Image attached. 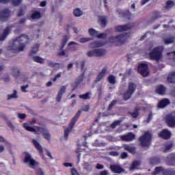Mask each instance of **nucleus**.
Segmentation results:
<instances>
[{
	"mask_svg": "<svg viewBox=\"0 0 175 175\" xmlns=\"http://www.w3.org/2000/svg\"><path fill=\"white\" fill-rule=\"evenodd\" d=\"M167 81L169 83H175V71L168 75Z\"/></svg>",
	"mask_w": 175,
	"mask_h": 175,
	"instance_id": "40",
	"label": "nucleus"
},
{
	"mask_svg": "<svg viewBox=\"0 0 175 175\" xmlns=\"http://www.w3.org/2000/svg\"><path fill=\"white\" fill-rule=\"evenodd\" d=\"M73 14L75 17H81V16H83V11L80 8H76L73 12Z\"/></svg>",
	"mask_w": 175,
	"mask_h": 175,
	"instance_id": "43",
	"label": "nucleus"
},
{
	"mask_svg": "<svg viewBox=\"0 0 175 175\" xmlns=\"http://www.w3.org/2000/svg\"><path fill=\"white\" fill-rule=\"evenodd\" d=\"M151 120H152V112H150L148 114V118L146 119V122L148 124V122H150V121H151Z\"/></svg>",
	"mask_w": 175,
	"mask_h": 175,
	"instance_id": "60",
	"label": "nucleus"
},
{
	"mask_svg": "<svg viewBox=\"0 0 175 175\" xmlns=\"http://www.w3.org/2000/svg\"><path fill=\"white\" fill-rule=\"evenodd\" d=\"M96 169H98V170H100L102 169H103L105 167V166L100 163H97L96 165Z\"/></svg>",
	"mask_w": 175,
	"mask_h": 175,
	"instance_id": "63",
	"label": "nucleus"
},
{
	"mask_svg": "<svg viewBox=\"0 0 175 175\" xmlns=\"http://www.w3.org/2000/svg\"><path fill=\"white\" fill-rule=\"evenodd\" d=\"M98 39H106V36H107V34L106 33H101L96 36Z\"/></svg>",
	"mask_w": 175,
	"mask_h": 175,
	"instance_id": "54",
	"label": "nucleus"
},
{
	"mask_svg": "<svg viewBox=\"0 0 175 175\" xmlns=\"http://www.w3.org/2000/svg\"><path fill=\"white\" fill-rule=\"evenodd\" d=\"M115 105H117V100H113L107 107L108 111H111L113 109V107H114Z\"/></svg>",
	"mask_w": 175,
	"mask_h": 175,
	"instance_id": "48",
	"label": "nucleus"
},
{
	"mask_svg": "<svg viewBox=\"0 0 175 175\" xmlns=\"http://www.w3.org/2000/svg\"><path fill=\"white\" fill-rule=\"evenodd\" d=\"M86 55L90 57H96L95 49L88 51Z\"/></svg>",
	"mask_w": 175,
	"mask_h": 175,
	"instance_id": "53",
	"label": "nucleus"
},
{
	"mask_svg": "<svg viewBox=\"0 0 175 175\" xmlns=\"http://www.w3.org/2000/svg\"><path fill=\"white\" fill-rule=\"evenodd\" d=\"M173 6H175L174 1H173L172 0L167 1L166 5H165V8L167 9H169V8L170 9V8H173Z\"/></svg>",
	"mask_w": 175,
	"mask_h": 175,
	"instance_id": "45",
	"label": "nucleus"
},
{
	"mask_svg": "<svg viewBox=\"0 0 175 175\" xmlns=\"http://www.w3.org/2000/svg\"><path fill=\"white\" fill-rule=\"evenodd\" d=\"M68 40H69V37L68 36L65 35L63 36V38L62 40V48L61 49H64L65 46L66 45V43H68Z\"/></svg>",
	"mask_w": 175,
	"mask_h": 175,
	"instance_id": "41",
	"label": "nucleus"
},
{
	"mask_svg": "<svg viewBox=\"0 0 175 175\" xmlns=\"http://www.w3.org/2000/svg\"><path fill=\"white\" fill-rule=\"evenodd\" d=\"M138 72L143 77H147L148 76V64L142 63L138 66Z\"/></svg>",
	"mask_w": 175,
	"mask_h": 175,
	"instance_id": "9",
	"label": "nucleus"
},
{
	"mask_svg": "<svg viewBox=\"0 0 175 175\" xmlns=\"http://www.w3.org/2000/svg\"><path fill=\"white\" fill-rule=\"evenodd\" d=\"M149 58L152 61H159L162 58V50L159 46L154 48L149 53Z\"/></svg>",
	"mask_w": 175,
	"mask_h": 175,
	"instance_id": "5",
	"label": "nucleus"
},
{
	"mask_svg": "<svg viewBox=\"0 0 175 175\" xmlns=\"http://www.w3.org/2000/svg\"><path fill=\"white\" fill-rule=\"evenodd\" d=\"M150 165H159L161 163V159L158 157L150 159Z\"/></svg>",
	"mask_w": 175,
	"mask_h": 175,
	"instance_id": "32",
	"label": "nucleus"
},
{
	"mask_svg": "<svg viewBox=\"0 0 175 175\" xmlns=\"http://www.w3.org/2000/svg\"><path fill=\"white\" fill-rule=\"evenodd\" d=\"M10 10L8 8H5L0 11V20L1 21H3V23H5V21H8L9 20V17H10Z\"/></svg>",
	"mask_w": 175,
	"mask_h": 175,
	"instance_id": "11",
	"label": "nucleus"
},
{
	"mask_svg": "<svg viewBox=\"0 0 175 175\" xmlns=\"http://www.w3.org/2000/svg\"><path fill=\"white\" fill-rule=\"evenodd\" d=\"M71 174H72V175H80V174L77 172V170H76L75 168H72V169H71Z\"/></svg>",
	"mask_w": 175,
	"mask_h": 175,
	"instance_id": "62",
	"label": "nucleus"
},
{
	"mask_svg": "<svg viewBox=\"0 0 175 175\" xmlns=\"http://www.w3.org/2000/svg\"><path fill=\"white\" fill-rule=\"evenodd\" d=\"M89 32V35H90V36H96L97 33H98V31L95 30V29H89L88 30Z\"/></svg>",
	"mask_w": 175,
	"mask_h": 175,
	"instance_id": "51",
	"label": "nucleus"
},
{
	"mask_svg": "<svg viewBox=\"0 0 175 175\" xmlns=\"http://www.w3.org/2000/svg\"><path fill=\"white\" fill-rule=\"evenodd\" d=\"M108 174H109V172H107V170L101 171L100 172V175H108Z\"/></svg>",
	"mask_w": 175,
	"mask_h": 175,
	"instance_id": "64",
	"label": "nucleus"
},
{
	"mask_svg": "<svg viewBox=\"0 0 175 175\" xmlns=\"http://www.w3.org/2000/svg\"><path fill=\"white\" fill-rule=\"evenodd\" d=\"M23 128L27 131V132H33L34 133H37L38 131H36V129H35V128L31 126H28V123L25 122L23 123Z\"/></svg>",
	"mask_w": 175,
	"mask_h": 175,
	"instance_id": "29",
	"label": "nucleus"
},
{
	"mask_svg": "<svg viewBox=\"0 0 175 175\" xmlns=\"http://www.w3.org/2000/svg\"><path fill=\"white\" fill-rule=\"evenodd\" d=\"M29 43V37L26 34H21L16 37L12 43V46H8V50L13 51V53H21L23 51L27 44Z\"/></svg>",
	"mask_w": 175,
	"mask_h": 175,
	"instance_id": "1",
	"label": "nucleus"
},
{
	"mask_svg": "<svg viewBox=\"0 0 175 175\" xmlns=\"http://www.w3.org/2000/svg\"><path fill=\"white\" fill-rule=\"evenodd\" d=\"M136 136L133 133H128L124 135L121 136V139L123 142H132L135 140Z\"/></svg>",
	"mask_w": 175,
	"mask_h": 175,
	"instance_id": "18",
	"label": "nucleus"
},
{
	"mask_svg": "<svg viewBox=\"0 0 175 175\" xmlns=\"http://www.w3.org/2000/svg\"><path fill=\"white\" fill-rule=\"evenodd\" d=\"M120 158L121 159H125L128 158V153H126V152H122L120 154Z\"/></svg>",
	"mask_w": 175,
	"mask_h": 175,
	"instance_id": "58",
	"label": "nucleus"
},
{
	"mask_svg": "<svg viewBox=\"0 0 175 175\" xmlns=\"http://www.w3.org/2000/svg\"><path fill=\"white\" fill-rule=\"evenodd\" d=\"M31 17L33 20H39L42 17V14L39 11H34L31 14Z\"/></svg>",
	"mask_w": 175,
	"mask_h": 175,
	"instance_id": "33",
	"label": "nucleus"
},
{
	"mask_svg": "<svg viewBox=\"0 0 175 175\" xmlns=\"http://www.w3.org/2000/svg\"><path fill=\"white\" fill-rule=\"evenodd\" d=\"M32 143L35 147V148L38 151L39 155L42 158V159H44V154L43 150V147H42V145L38 142V141L33 139Z\"/></svg>",
	"mask_w": 175,
	"mask_h": 175,
	"instance_id": "14",
	"label": "nucleus"
},
{
	"mask_svg": "<svg viewBox=\"0 0 175 175\" xmlns=\"http://www.w3.org/2000/svg\"><path fill=\"white\" fill-rule=\"evenodd\" d=\"M79 46V43L75 41L70 42L68 44V47H67L68 51H76V50H77V46Z\"/></svg>",
	"mask_w": 175,
	"mask_h": 175,
	"instance_id": "21",
	"label": "nucleus"
},
{
	"mask_svg": "<svg viewBox=\"0 0 175 175\" xmlns=\"http://www.w3.org/2000/svg\"><path fill=\"white\" fill-rule=\"evenodd\" d=\"M28 87H29L28 84L21 86L22 92H28V91L27 90V88H28Z\"/></svg>",
	"mask_w": 175,
	"mask_h": 175,
	"instance_id": "59",
	"label": "nucleus"
},
{
	"mask_svg": "<svg viewBox=\"0 0 175 175\" xmlns=\"http://www.w3.org/2000/svg\"><path fill=\"white\" fill-rule=\"evenodd\" d=\"M65 92H66V87L63 85L60 88L59 91L56 96L57 102H58V103L61 102V100L62 99V96H63L64 94H65Z\"/></svg>",
	"mask_w": 175,
	"mask_h": 175,
	"instance_id": "20",
	"label": "nucleus"
},
{
	"mask_svg": "<svg viewBox=\"0 0 175 175\" xmlns=\"http://www.w3.org/2000/svg\"><path fill=\"white\" fill-rule=\"evenodd\" d=\"M18 117L21 120H24L27 117V115L25 113H18Z\"/></svg>",
	"mask_w": 175,
	"mask_h": 175,
	"instance_id": "61",
	"label": "nucleus"
},
{
	"mask_svg": "<svg viewBox=\"0 0 175 175\" xmlns=\"http://www.w3.org/2000/svg\"><path fill=\"white\" fill-rule=\"evenodd\" d=\"M35 129L42 135L45 140H48V142L51 140V135L47 129L39 126H36Z\"/></svg>",
	"mask_w": 175,
	"mask_h": 175,
	"instance_id": "8",
	"label": "nucleus"
},
{
	"mask_svg": "<svg viewBox=\"0 0 175 175\" xmlns=\"http://www.w3.org/2000/svg\"><path fill=\"white\" fill-rule=\"evenodd\" d=\"M84 66H85V61L81 60L77 62V68H81V70H84Z\"/></svg>",
	"mask_w": 175,
	"mask_h": 175,
	"instance_id": "42",
	"label": "nucleus"
},
{
	"mask_svg": "<svg viewBox=\"0 0 175 175\" xmlns=\"http://www.w3.org/2000/svg\"><path fill=\"white\" fill-rule=\"evenodd\" d=\"M11 1L14 6H18L23 2V0H11Z\"/></svg>",
	"mask_w": 175,
	"mask_h": 175,
	"instance_id": "55",
	"label": "nucleus"
},
{
	"mask_svg": "<svg viewBox=\"0 0 175 175\" xmlns=\"http://www.w3.org/2000/svg\"><path fill=\"white\" fill-rule=\"evenodd\" d=\"M18 98V96L17 95V90H14V92L12 94L8 95V100H10V99H16Z\"/></svg>",
	"mask_w": 175,
	"mask_h": 175,
	"instance_id": "44",
	"label": "nucleus"
},
{
	"mask_svg": "<svg viewBox=\"0 0 175 175\" xmlns=\"http://www.w3.org/2000/svg\"><path fill=\"white\" fill-rule=\"evenodd\" d=\"M168 162L170 166H175V153H171L168 157Z\"/></svg>",
	"mask_w": 175,
	"mask_h": 175,
	"instance_id": "30",
	"label": "nucleus"
},
{
	"mask_svg": "<svg viewBox=\"0 0 175 175\" xmlns=\"http://www.w3.org/2000/svg\"><path fill=\"white\" fill-rule=\"evenodd\" d=\"M123 148L130 154H136V147L135 146H131L130 145L125 144L124 145Z\"/></svg>",
	"mask_w": 175,
	"mask_h": 175,
	"instance_id": "23",
	"label": "nucleus"
},
{
	"mask_svg": "<svg viewBox=\"0 0 175 175\" xmlns=\"http://www.w3.org/2000/svg\"><path fill=\"white\" fill-rule=\"evenodd\" d=\"M109 155H110L111 157H118V155H120V153H118V152L117 151H111L109 152Z\"/></svg>",
	"mask_w": 175,
	"mask_h": 175,
	"instance_id": "57",
	"label": "nucleus"
},
{
	"mask_svg": "<svg viewBox=\"0 0 175 175\" xmlns=\"http://www.w3.org/2000/svg\"><path fill=\"white\" fill-rule=\"evenodd\" d=\"M139 107H136L134 112H129V114L131 116L132 118H137L138 116H139Z\"/></svg>",
	"mask_w": 175,
	"mask_h": 175,
	"instance_id": "36",
	"label": "nucleus"
},
{
	"mask_svg": "<svg viewBox=\"0 0 175 175\" xmlns=\"http://www.w3.org/2000/svg\"><path fill=\"white\" fill-rule=\"evenodd\" d=\"M90 46H92L93 49H96V47H102L103 43L99 41H94L90 43Z\"/></svg>",
	"mask_w": 175,
	"mask_h": 175,
	"instance_id": "38",
	"label": "nucleus"
},
{
	"mask_svg": "<svg viewBox=\"0 0 175 175\" xmlns=\"http://www.w3.org/2000/svg\"><path fill=\"white\" fill-rule=\"evenodd\" d=\"M110 170L113 172V173H116V174H121V173H124L125 170L121 167V165H111L109 166Z\"/></svg>",
	"mask_w": 175,
	"mask_h": 175,
	"instance_id": "17",
	"label": "nucleus"
},
{
	"mask_svg": "<svg viewBox=\"0 0 175 175\" xmlns=\"http://www.w3.org/2000/svg\"><path fill=\"white\" fill-rule=\"evenodd\" d=\"M83 111L79 110L75 116L71 119L68 128L64 130V139L65 140H68V137L69 136V133H70V131L73 130V128H75V125H76V122L79 120V118H80V116H81V113Z\"/></svg>",
	"mask_w": 175,
	"mask_h": 175,
	"instance_id": "3",
	"label": "nucleus"
},
{
	"mask_svg": "<svg viewBox=\"0 0 175 175\" xmlns=\"http://www.w3.org/2000/svg\"><path fill=\"white\" fill-rule=\"evenodd\" d=\"M98 23L103 28L107 25V18L106 16H100L98 18Z\"/></svg>",
	"mask_w": 175,
	"mask_h": 175,
	"instance_id": "26",
	"label": "nucleus"
},
{
	"mask_svg": "<svg viewBox=\"0 0 175 175\" xmlns=\"http://www.w3.org/2000/svg\"><path fill=\"white\" fill-rule=\"evenodd\" d=\"M128 41V37L125 34H119L115 36H111L109 38V42L116 44V46H122Z\"/></svg>",
	"mask_w": 175,
	"mask_h": 175,
	"instance_id": "4",
	"label": "nucleus"
},
{
	"mask_svg": "<svg viewBox=\"0 0 175 175\" xmlns=\"http://www.w3.org/2000/svg\"><path fill=\"white\" fill-rule=\"evenodd\" d=\"M165 44H170L172 43H174V38L171 37L170 38H165L164 40Z\"/></svg>",
	"mask_w": 175,
	"mask_h": 175,
	"instance_id": "50",
	"label": "nucleus"
},
{
	"mask_svg": "<svg viewBox=\"0 0 175 175\" xmlns=\"http://www.w3.org/2000/svg\"><path fill=\"white\" fill-rule=\"evenodd\" d=\"M118 13L121 16V17H125L128 20L131 18V12L129 10L122 11V10H118Z\"/></svg>",
	"mask_w": 175,
	"mask_h": 175,
	"instance_id": "24",
	"label": "nucleus"
},
{
	"mask_svg": "<svg viewBox=\"0 0 175 175\" xmlns=\"http://www.w3.org/2000/svg\"><path fill=\"white\" fill-rule=\"evenodd\" d=\"M159 173H162L163 175H175V170H165L161 166L156 167L152 174L157 175Z\"/></svg>",
	"mask_w": 175,
	"mask_h": 175,
	"instance_id": "7",
	"label": "nucleus"
},
{
	"mask_svg": "<svg viewBox=\"0 0 175 175\" xmlns=\"http://www.w3.org/2000/svg\"><path fill=\"white\" fill-rule=\"evenodd\" d=\"M14 27V25H10L7 26L3 31V33L0 34V42H3L5 39L8 38V35L12 32V28Z\"/></svg>",
	"mask_w": 175,
	"mask_h": 175,
	"instance_id": "10",
	"label": "nucleus"
},
{
	"mask_svg": "<svg viewBox=\"0 0 175 175\" xmlns=\"http://www.w3.org/2000/svg\"><path fill=\"white\" fill-rule=\"evenodd\" d=\"M173 148V142H167L164 145L165 151H169L171 148Z\"/></svg>",
	"mask_w": 175,
	"mask_h": 175,
	"instance_id": "46",
	"label": "nucleus"
},
{
	"mask_svg": "<svg viewBox=\"0 0 175 175\" xmlns=\"http://www.w3.org/2000/svg\"><path fill=\"white\" fill-rule=\"evenodd\" d=\"M151 134L150 133H145L139 137V142L141 143L142 147H150L151 146Z\"/></svg>",
	"mask_w": 175,
	"mask_h": 175,
	"instance_id": "6",
	"label": "nucleus"
},
{
	"mask_svg": "<svg viewBox=\"0 0 175 175\" xmlns=\"http://www.w3.org/2000/svg\"><path fill=\"white\" fill-rule=\"evenodd\" d=\"M107 74V67H104L101 71L98 74L96 78L94 81L95 84L99 83L101 80H103V78Z\"/></svg>",
	"mask_w": 175,
	"mask_h": 175,
	"instance_id": "16",
	"label": "nucleus"
},
{
	"mask_svg": "<svg viewBox=\"0 0 175 175\" xmlns=\"http://www.w3.org/2000/svg\"><path fill=\"white\" fill-rule=\"evenodd\" d=\"M23 157H24L23 162L24 163H29V167L35 170L36 175H45L46 172L40 167H36L39 165V162L32 158L31 153L28 152H23L22 153Z\"/></svg>",
	"mask_w": 175,
	"mask_h": 175,
	"instance_id": "2",
	"label": "nucleus"
},
{
	"mask_svg": "<svg viewBox=\"0 0 175 175\" xmlns=\"http://www.w3.org/2000/svg\"><path fill=\"white\" fill-rule=\"evenodd\" d=\"M159 137L164 140H169L172 137V133L166 129H163L159 133Z\"/></svg>",
	"mask_w": 175,
	"mask_h": 175,
	"instance_id": "13",
	"label": "nucleus"
},
{
	"mask_svg": "<svg viewBox=\"0 0 175 175\" xmlns=\"http://www.w3.org/2000/svg\"><path fill=\"white\" fill-rule=\"evenodd\" d=\"M167 105H170V100L167 98H163L159 102L158 107L159 109H163L164 107H166Z\"/></svg>",
	"mask_w": 175,
	"mask_h": 175,
	"instance_id": "22",
	"label": "nucleus"
},
{
	"mask_svg": "<svg viewBox=\"0 0 175 175\" xmlns=\"http://www.w3.org/2000/svg\"><path fill=\"white\" fill-rule=\"evenodd\" d=\"M132 95L133 94L131 93V92L126 90L123 94V100H128V99H131V98H132Z\"/></svg>",
	"mask_w": 175,
	"mask_h": 175,
	"instance_id": "39",
	"label": "nucleus"
},
{
	"mask_svg": "<svg viewBox=\"0 0 175 175\" xmlns=\"http://www.w3.org/2000/svg\"><path fill=\"white\" fill-rule=\"evenodd\" d=\"M140 166V161H133L131 165L130 170H135L137 169Z\"/></svg>",
	"mask_w": 175,
	"mask_h": 175,
	"instance_id": "35",
	"label": "nucleus"
},
{
	"mask_svg": "<svg viewBox=\"0 0 175 175\" xmlns=\"http://www.w3.org/2000/svg\"><path fill=\"white\" fill-rule=\"evenodd\" d=\"M39 47H40L39 44H35L32 46L31 50L30 53H29V56L32 57V55H33V54H36V53H38L39 51Z\"/></svg>",
	"mask_w": 175,
	"mask_h": 175,
	"instance_id": "27",
	"label": "nucleus"
},
{
	"mask_svg": "<svg viewBox=\"0 0 175 175\" xmlns=\"http://www.w3.org/2000/svg\"><path fill=\"white\" fill-rule=\"evenodd\" d=\"M96 57H103L106 54V51L103 49H95Z\"/></svg>",
	"mask_w": 175,
	"mask_h": 175,
	"instance_id": "31",
	"label": "nucleus"
},
{
	"mask_svg": "<svg viewBox=\"0 0 175 175\" xmlns=\"http://www.w3.org/2000/svg\"><path fill=\"white\" fill-rule=\"evenodd\" d=\"M13 75L15 79H17L18 76H20V70L17 68H13Z\"/></svg>",
	"mask_w": 175,
	"mask_h": 175,
	"instance_id": "49",
	"label": "nucleus"
},
{
	"mask_svg": "<svg viewBox=\"0 0 175 175\" xmlns=\"http://www.w3.org/2000/svg\"><path fill=\"white\" fill-rule=\"evenodd\" d=\"M165 122L170 128H175V116L169 114L165 116Z\"/></svg>",
	"mask_w": 175,
	"mask_h": 175,
	"instance_id": "12",
	"label": "nucleus"
},
{
	"mask_svg": "<svg viewBox=\"0 0 175 175\" xmlns=\"http://www.w3.org/2000/svg\"><path fill=\"white\" fill-rule=\"evenodd\" d=\"M137 85L133 82H129L127 91L131 94H134L135 91H136Z\"/></svg>",
	"mask_w": 175,
	"mask_h": 175,
	"instance_id": "28",
	"label": "nucleus"
},
{
	"mask_svg": "<svg viewBox=\"0 0 175 175\" xmlns=\"http://www.w3.org/2000/svg\"><path fill=\"white\" fill-rule=\"evenodd\" d=\"M155 92L159 94V95H165L166 94V88L163 85H160L157 87Z\"/></svg>",
	"mask_w": 175,
	"mask_h": 175,
	"instance_id": "25",
	"label": "nucleus"
},
{
	"mask_svg": "<svg viewBox=\"0 0 175 175\" xmlns=\"http://www.w3.org/2000/svg\"><path fill=\"white\" fill-rule=\"evenodd\" d=\"M84 79V72H83L79 77L77 78V81L73 83V89L72 91H75V89L79 87V85L83 83V80Z\"/></svg>",
	"mask_w": 175,
	"mask_h": 175,
	"instance_id": "19",
	"label": "nucleus"
},
{
	"mask_svg": "<svg viewBox=\"0 0 175 175\" xmlns=\"http://www.w3.org/2000/svg\"><path fill=\"white\" fill-rule=\"evenodd\" d=\"M90 40H92L91 38H81L80 39V43H86V42H90Z\"/></svg>",
	"mask_w": 175,
	"mask_h": 175,
	"instance_id": "56",
	"label": "nucleus"
},
{
	"mask_svg": "<svg viewBox=\"0 0 175 175\" xmlns=\"http://www.w3.org/2000/svg\"><path fill=\"white\" fill-rule=\"evenodd\" d=\"M32 59L34 62H37L38 64H44V59L40 56H34L32 57Z\"/></svg>",
	"mask_w": 175,
	"mask_h": 175,
	"instance_id": "37",
	"label": "nucleus"
},
{
	"mask_svg": "<svg viewBox=\"0 0 175 175\" xmlns=\"http://www.w3.org/2000/svg\"><path fill=\"white\" fill-rule=\"evenodd\" d=\"M132 29L131 24H126L123 25H117L114 27L115 32H124L125 31H129Z\"/></svg>",
	"mask_w": 175,
	"mask_h": 175,
	"instance_id": "15",
	"label": "nucleus"
},
{
	"mask_svg": "<svg viewBox=\"0 0 175 175\" xmlns=\"http://www.w3.org/2000/svg\"><path fill=\"white\" fill-rule=\"evenodd\" d=\"M108 81L110 84H116V77L113 75H111L108 77Z\"/></svg>",
	"mask_w": 175,
	"mask_h": 175,
	"instance_id": "47",
	"label": "nucleus"
},
{
	"mask_svg": "<svg viewBox=\"0 0 175 175\" xmlns=\"http://www.w3.org/2000/svg\"><path fill=\"white\" fill-rule=\"evenodd\" d=\"M92 95V93L91 92H86L84 94H80L79 98L83 99V100H87V99L90 100L91 99V96Z\"/></svg>",
	"mask_w": 175,
	"mask_h": 175,
	"instance_id": "34",
	"label": "nucleus"
},
{
	"mask_svg": "<svg viewBox=\"0 0 175 175\" xmlns=\"http://www.w3.org/2000/svg\"><path fill=\"white\" fill-rule=\"evenodd\" d=\"M120 124H121V120L115 121L111 124V128L112 129H114L117 128V126H118V125H120Z\"/></svg>",
	"mask_w": 175,
	"mask_h": 175,
	"instance_id": "52",
	"label": "nucleus"
}]
</instances>
